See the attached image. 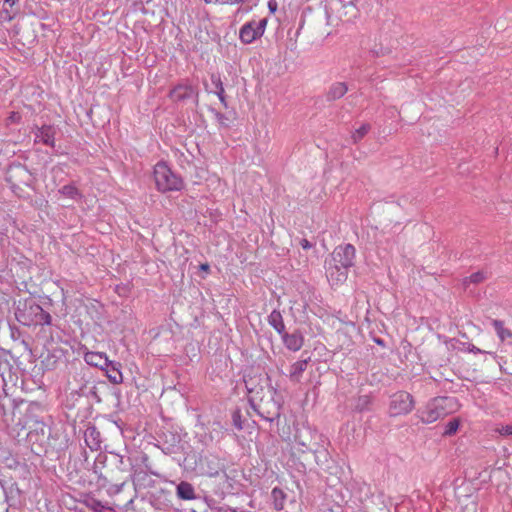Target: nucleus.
Wrapping results in <instances>:
<instances>
[{"instance_id": "34", "label": "nucleus", "mask_w": 512, "mask_h": 512, "mask_svg": "<svg viewBox=\"0 0 512 512\" xmlns=\"http://www.w3.org/2000/svg\"><path fill=\"white\" fill-rule=\"evenodd\" d=\"M467 350L470 352V353H474V354H481V353H486L485 351L481 350L480 348L474 346L473 344H469Z\"/></svg>"}, {"instance_id": "6", "label": "nucleus", "mask_w": 512, "mask_h": 512, "mask_svg": "<svg viewBox=\"0 0 512 512\" xmlns=\"http://www.w3.org/2000/svg\"><path fill=\"white\" fill-rule=\"evenodd\" d=\"M356 250L352 244L337 246L331 254L334 262L341 263L343 268L348 270L354 265Z\"/></svg>"}, {"instance_id": "25", "label": "nucleus", "mask_w": 512, "mask_h": 512, "mask_svg": "<svg viewBox=\"0 0 512 512\" xmlns=\"http://www.w3.org/2000/svg\"><path fill=\"white\" fill-rule=\"evenodd\" d=\"M485 279V275L483 272H475L473 274H471L469 277H466L463 281V284L464 285H468L469 283H480L482 282L483 280Z\"/></svg>"}, {"instance_id": "28", "label": "nucleus", "mask_w": 512, "mask_h": 512, "mask_svg": "<svg viewBox=\"0 0 512 512\" xmlns=\"http://www.w3.org/2000/svg\"><path fill=\"white\" fill-rule=\"evenodd\" d=\"M125 483H120V484H112L108 487L107 489V493L110 495V496H114V495H117L119 494L120 492H122L123 490V487H124Z\"/></svg>"}, {"instance_id": "2", "label": "nucleus", "mask_w": 512, "mask_h": 512, "mask_svg": "<svg viewBox=\"0 0 512 512\" xmlns=\"http://www.w3.org/2000/svg\"><path fill=\"white\" fill-rule=\"evenodd\" d=\"M17 321L24 326L51 325L52 317L32 300L20 303L15 311Z\"/></svg>"}, {"instance_id": "19", "label": "nucleus", "mask_w": 512, "mask_h": 512, "mask_svg": "<svg viewBox=\"0 0 512 512\" xmlns=\"http://www.w3.org/2000/svg\"><path fill=\"white\" fill-rule=\"evenodd\" d=\"M211 83L214 85V87L216 89L214 93L217 95V97L219 98V100L223 104V106L227 107V102H226V98H225V90H224V86L221 81L220 75L212 74L211 75Z\"/></svg>"}, {"instance_id": "3", "label": "nucleus", "mask_w": 512, "mask_h": 512, "mask_svg": "<svg viewBox=\"0 0 512 512\" xmlns=\"http://www.w3.org/2000/svg\"><path fill=\"white\" fill-rule=\"evenodd\" d=\"M153 176L156 188L160 192L179 191L183 187L181 177L175 174L164 161L154 166Z\"/></svg>"}, {"instance_id": "18", "label": "nucleus", "mask_w": 512, "mask_h": 512, "mask_svg": "<svg viewBox=\"0 0 512 512\" xmlns=\"http://www.w3.org/2000/svg\"><path fill=\"white\" fill-rule=\"evenodd\" d=\"M58 193L64 196L65 198L75 201L81 200L83 197L82 193L74 184L64 185L62 188L58 190Z\"/></svg>"}, {"instance_id": "35", "label": "nucleus", "mask_w": 512, "mask_h": 512, "mask_svg": "<svg viewBox=\"0 0 512 512\" xmlns=\"http://www.w3.org/2000/svg\"><path fill=\"white\" fill-rule=\"evenodd\" d=\"M278 4L276 0H269L268 8L271 13H274L277 10Z\"/></svg>"}, {"instance_id": "22", "label": "nucleus", "mask_w": 512, "mask_h": 512, "mask_svg": "<svg viewBox=\"0 0 512 512\" xmlns=\"http://www.w3.org/2000/svg\"><path fill=\"white\" fill-rule=\"evenodd\" d=\"M371 126L369 124H363L358 129L355 130V132L352 134V139L354 143L359 142L361 139H363L366 134L370 131Z\"/></svg>"}, {"instance_id": "21", "label": "nucleus", "mask_w": 512, "mask_h": 512, "mask_svg": "<svg viewBox=\"0 0 512 512\" xmlns=\"http://www.w3.org/2000/svg\"><path fill=\"white\" fill-rule=\"evenodd\" d=\"M492 326L502 342L512 337V332L504 327L503 321L494 319L492 320Z\"/></svg>"}, {"instance_id": "17", "label": "nucleus", "mask_w": 512, "mask_h": 512, "mask_svg": "<svg viewBox=\"0 0 512 512\" xmlns=\"http://www.w3.org/2000/svg\"><path fill=\"white\" fill-rule=\"evenodd\" d=\"M268 324L275 329L277 333L280 335L285 332V324L283 321L282 314L279 310L274 309L269 315H268Z\"/></svg>"}, {"instance_id": "7", "label": "nucleus", "mask_w": 512, "mask_h": 512, "mask_svg": "<svg viewBox=\"0 0 512 512\" xmlns=\"http://www.w3.org/2000/svg\"><path fill=\"white\" fill-rule=\"evenodd\" d=\"M325 269L327 279L333 285L346 281L349 270L347 268H343L341 263L334 262L333 258L326 261Z\"/></svg>"}, {"instance_id": "4", "label": "nucleus", "mask_w": 512, "mask_h": 512, "mask_svg": "<svg viewBox=\"0 0 512 512\" xmlns=\"http://www.w3.org/2000/svg\"><path fill=\"white\" fill-rule=\"evenodd\" d=\"M267 18L252 19L246 22L239 30V39L243 44H251L261 38L266 30Z\"/></svg>"}, {"instance_id": "15", "label": "nucleus", "mask_w": 512, "mask_h": 512, "mask_svg": "<svg viewBox=\"0 0 512 512\" xmlns=\"http://www.w3.org/2000/svg\"><path fill=\"white\" fill-rule=\"evenodd\" d=\"M348 91V86L345 82H335L333 83L327 93L326 99L327 101H335L342 98Z\"/></svg>"}, {"instance_id": "12", "label": "nucleus", "mask_w": 512, "mask_h": 512, "mask_svg": "<svg viewBox=\"0 0 512 512\" xmlns=\"http://www.w3.org/2000/svg\"><path fill=\"white\" fill-rule=\"evenodd\" d=\"M84 440L91 451L101 448V434L95 426H89L84 432Z\"/></svg>"}, {"instance_id": "14", "label": "nucleus", "mask_w": 512, "mask_h": 512, "mask_svg": "<svg viewBox=\"0 0 512 512\" xmlns=\"http://www.w3.org/2000/svg\"><path fill=\"white\" fill-rule=\"evenodd\" d=\"M310 361V357L302 360H298L290 366L289 369V378L291 381L295 383H299L302 377L303 372L307 369L308 362Z\"/></svg>"}, {"instance_id": "29", "label": "nucleus", "mask_w": 512, "mask_h": 512, "mask_svg": "<svg viewBox=\"0 0 512 512\" xmlns=\"http://www.w3.org/2000/svg\"><path fill=\"white\" fill-rule=\"evenodd\" d=\"M495 431L501 436H511L512 435V425H501L498 426Z\"/></svg>"}, {"instance_id": "36", "label": "nucleus", "mask_w": 512, "mask_h": 512, "mask_svg": "<svg viewBox=\"0 0 512 512\" xmlns=\"http://www.w3.org/2000/svg\"><path fill=\"white\" fill-rule=\"evenodd\" d=\"M300 245L304 250L312 248V244L307 239H301Z\"/></svg>"}, {"instance_id": "16", "label": "nucleus", "mask_w": 512, "mask_h": 512, "mask_svg": "<svg viewBox=\"0 0 512 512\" xmlns=\"http://www.w3.org/2000/svg\"><path fill=\"white\" fill-rule=\"evenodd\" d=\"M176 495L182 500H193L196 498L195 490L192 484L181 481L176 487Z\"/></svg>"}, {"instance_id": "23", "label": "nucleus", "mask_w": 512, "mask_h": 512, "mask_svg": "<svg viewBox=\"0 0 512 512\" xmlns=\"http://www.w3.org/2000/svg\"><path fill=\"white\" fill-rule=\"evenodd\" d=\"M459 425H460V422H459L458 419L454 418V419L450 420L445 425L443 435L444 436H452V435H454L457 432V430L459 428Z\"/></svg>"}, {"instance_id": "11", "label": "nucleus", "mask_w": 512, "mask_h": 512, "mask_svg": "<svg viewBox=\"0 0 512 512\" xmlns=\"http://www.w3.org/2000/svg\"><path fill=\"white\" fill-rule=\"evenodd\" d=\"M84 361L93 367L103 369L110 364V360L104 352L89 351L84 354Z\"/></svg>"}, {"instance_id": "27", "label": "nucleus", "mask_w": 512, "mask_h": 512, "mask_svg": "<svg viewBox=\"0 0 512 512\" xmlns=\"http://www.w3.org/2000/svg\"><path fill=\"white\" fill-rule=\"evenodd\" d=\"M232 423L237 430L243 429V420L240 410H235L232 413Z\"/></svg>"}, {"instance_id": "30", "label": "nucleus", "mask_w": 512, "mask_h": 512, "mask_svg": "<svg viewBox=\"0 0 512 512\" xmlns=\"http://www.w3.org/2000/svg\"><path fill=\"white\" fill-rule=\"evenodd\" d=\"M370 404V398L369 396H361L358 399V403L356 405V408L359 410H364L368 405Z\"/></svg>"}, {"instance_id": "26", "label": "nucleus", "mask_w": 512, "mask_h": 512, "mask_svg": "<svg viewBox=\"0 0 512 512\" xmlns=\"http://www.w3.org/2000/svg\"><path fill=\"white\" fill-rule=\"evenodd\" d=\"M172 438H173V443L168 444V445L166 443H163L162 450L166 454L175 453L179 449V445H178L179 444V439H177L175 436H172Z\"/></svg>"}, {"instance_id": "13", "label": "nucleus", "mask_w": 512, "mask_h": 512, "mask_svg": "<svg viewBox=\"0 0 512 512\" xmlns=\"http://www.w3.org/2000/svg\"><path fill=\"white\" fill-rule=\"evenodd\" d=\"M108 380L112 384H121L123 382V375L121 372V364L119 362L111 361L110 364L102 369Z\"/></svg>"}, {"instance_id": "24", "label": "nucleus", "mask_w": 512, "mask_h": 512, "mask_svg": "<svg viewBox=\"0 0 512 512\" xmlns=\"http://www.w3.org/2000/svg\"><path fill=\"white\" fill-rule=\"evenodd\" d=\"M11 364L7 359L5 350L0 348V376H3L6 371L10 370Z\"/></svg>"}, {"instance_id": "9", "label": "nucleus", "mask_w": 512, "mask_h": 512, "mask_svg": "<svg viewBox=\"0 0 512 512\" xmlns=\"http://www.w3.org/2000/svg\"><path fill=\"white\" fill-rule=\"evenodd\" d=\"M194 96L197 97L196 89L188 82L179 83L169 93V98L174 102H182Z\"/></svg>"}, {"instance_id": "33", "label": "nucleus", "mask_w": 512, "mask_h": 512, "mask_svg": "<svg viewBox=\"0 0 512 512\" xmlns=\"http://www.w3.org/2000/svg\"><path fill=\"white\" fill-rule=\"evenodd\" d=\"M104 508H105V506L100 501L93 500V502H92V509L95 512H101L102 509H104Z\"/></svg>"}, {"instance_id": "1", "label": "nucleus", "mask_w": 512, "mask_h": 512, "mask_svg": "<svg viewBox=\"0 0 512 512\" xmlns=\"http://www.w3.org/2000/svg\"><path fill=\"white\" fill-rule=\"evenodd\" d=\"M459 408L455 397H436L429 401L425 407L417 412V416L424 424H431L449 414L456 412Z\"/></svg>"}, {"instance_id": "10", "label": "nucleus", "mask_w": 512, "mask_h": 512, "mask_svg": "<svg viewBox=\"0 0 512 512\" xmlns=\"http://www.w3.org/2000/svg\"><path fill=\"white\" fill-rule=\"evenodd\" d=\"M281 336L283 343L288 350L297 352L303 347L304 337L300 331H295L293 333L284 332Z\"/></svg>"}, {"instance_id": "38", "label": "nucleus", "mask_w": 512, "mask_h": 512, "mask_svg": "<svg viewBox=\"0 0 512 512\" xmlns=\"http://www.w3.org/2000/svg\"><path fill=\"white\" fill-rule=\"evenodd\" d=\"M17 0H5V3H8L10 6H13Z\"/></svg>"}, {"instance_id": "20", "label": "nucleus", "mask_w": 512, "mask_h": 512, "mask_svg": "<svg viewBox=\"0 0 512 512\" xmlns=\"http://www.w3.org/2000/svg\"><path fill=\"white\" fill-rule=\"evenodd\" d=\"M271 497L273 500V506L276 510L280 511L284 508L286 494L284 491L278 487L273 488L271 492Z\"/></svg>"}, {"instance_id": "32", "label": "nucleus", "mask_w": 512, "mask_h": 512, "mask_svg": "<svg viewBox=\"0 0 512 512\" xmlns=\"http://www.w3.org/2000/svg\"><path fill=\"white\" fill-rule=\"evenodd\" d=\"M211 111L213 112L216 120L218 121V123L221 126H227V122H226L227 121V117L224 114H222V113H220V112H218V111H216L214 109H212Z\"/></svg>"}, {"instance_id": "39", "label": "nucleus", "mask_w": 512, "mask_h": 512, "mask_svg": "<svg viewBox=\"0 0 512 512\" xmlns=\"http://www.w3.org/2000/svg\"><path fill=\"white\" fill-rule=\"evenodd\" d=\"M376 343L381 345V344L383 343V341H382V340H380V339H377V340H376Z\"/></svg>"}, {"instance_id": "37", "label": "nucleus", "mask_w": 512, "mask_h": 512, "mask_svg": "<svg viewBox=\"0 0 512 512\" xmlns=\"http://www.w3.org/2000/svg\"><path fill=\"white\" fill-rule=\"evenodd\" d=\"M200 269L204 271H208L210 269L209 265L207 263L201 264Z\"/></svg>"}, {"instance_id": "31", "label": "nucleus", "mask_w": 512, "mask_h": 512, "mask_svg": "<svg viewBox=\"0 0 512 512\" xmlns=\"http://www.w3.org/2000/svg\"><path fill=\"white\" fill-rule=\"evenodd\" d=\"M280 407L278 406L277 407V411L274 412L273 414H268V415H264L263 413H259V415L264 418L266 421H269V422H273L274 420L276 419H279L280 417Z\"/></svg>"}, {"instance_id": "8", "label": "nucleus", "mask_w": 512, "mask_h": 512, "mask_svg": "<svg viewBox=\"0 0 512 512\" xmlns=\"http://www.w3.org/2000/svg\"><path fill=\"white\" fill-rule=\"evenodd\" d=\"M56 133L57 129L53 125H42L41 127H36L34 131V142L55 148Z\"/></svg>"}, {"instance_id": "5", "label": "nucleus", "mask_w": 512, "mask_h": 512, "mask_svg": "<svg viewBox=\"0 0 512 512\" xmlns=\"http://www.w3.org/2000/svg\"><path fill=\"white\" fill-rule=\"evenodd\" d=\"M414 404V398L410 393L396 392L390 397L389 415L392 417L406 415L412 411Z\"/></svg>"}]
</instances>
